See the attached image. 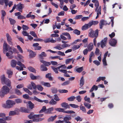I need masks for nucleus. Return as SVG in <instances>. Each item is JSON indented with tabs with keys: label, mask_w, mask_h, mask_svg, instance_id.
Masks as SVG:
<instances>
[{
	"label": "nucleus",
	"mask_w": 123,
	"mask_h": 123,
	"mask_svg": "<svg viewBox=\"0 0 123 123\" xmlns=\"http://www.w3.org/2000/svg\"><path fill=\"white\" fill-rule=\"evenodd\" d=\"M33 113H31L28 116L30 119H33L32 120L34 122H37L42 121L44 120V118H39L42 117L43 114L34 115H33Z\"/></svg>",
	"instance_id": "f257e3e1"
},
{
	"label": "nucleus",
	"mask_w": 123,
	"mask_h": 123,
	"mask_svg": "<svg viewBox=\"0 0 123 123\" xmlns=\"http://www.w3.org/2000/svg\"><path fill=\"white\" fill-rule=\"evenodd\" d=\"M8 52L6 53V55L10 59L13 58V56L12 55L13 52L16 53H17L18 52V51L16 49L13 47H10L9 46H8Z\"/></svg>",
	"instance_id": "f03ea898"
},
{
	"label": "nucleus",
	"mask_w": 123,
	"mask_h": 123,
	"mask_svg": "<svg viewBox=\"0 0 123 123\" xmlns=\"http://www.w3.org/2000/svg\"><path fill=\"white\" fill-rule=\"evenodd\" d=\"M7 86H3L1 88L0 92V96L1 97H4L5 95H6L9 93L10 90Z\"/></svg>",
	"instance_id": "7ed1b4c3"
},
{
	"label": "nucleus",
	"mask_w": 123,
	"mask_h": 123,
	"mask_svg": "<svg viewBox=\"0 0 123 123\" xmlns=\"http://www.w3.org/2000/svg\"><path fill=\"white\" fill-rule=\"evenodd\" d=\"M1 79L2 83L3 82L10 89H11L12 87L11 85V82L8 79L6 78L4 75H3L1 77Z\"/></svg>",
	"instance_id": "20e7f679"
},
{
	"label": "nucleus",
	"mask_w": 123,
	"mask_h": 123,
	"mask_svg": "<svg viewBox=\"0 0 123 123\" xmlns=\"http://www.w3.org/2000/svg\"><path fill=\"white\" fill-rule=\"evenodd\" d=\"M55 110L59 112H61L64 113H67L68 114H71L75 113V112L73 111H66L64 110L62 108H56L55 109Z\"/></svg>",
	"instance_id": "39448f33"
},
{
	"label": "nucleus",
	"mask_w": 123,
	"mask_h": 123,
	"mask_svg": "<svg viewBox=\"0 0 123 123\" xmlns=\"http://www.w3.org/2000/svg\"><path fill=\"white\" fill-rule=\"evenodd\" d=\"M98 30H96L95 31L92 30L89 33V36L92 38H97L98 36Z\"/></svg>",
	"instance_id": "423d86ee"
},
{
	"label": "nucleus",
	"mask_w": 123,
	"mask_h": 123,
	"mask_svg": "<svg viewBox=\"0 0 123 123\" xmlns=\"http://www.w3.org/2000/svg\"><path fill=\"white\" fill-rule=\"evenodd\" d=\"M15 104V102L13 101L9 100H7L6 102V108H10L12 107V106Z\"/></svg>",
	"instance_id": "0eeeda50"
},
{
	"label": "nucleus",
	"mask_w": 123,
	"mask_h": 123,
	"mask_svg": "<svg viewBox=\"0 0 123 123\" xmlns=\"http://www.w3.org/2000/svg\"><path fill=\"white\" fill-rule=\"evenodd\" d=\"M6 37L7 43L9 44L12 46L13 45L12 39L8 33L6 34Z\"/></svg>",
	"instance_id": "6e6552de"
},
{
	"label": "nucleus",
	"mask_w": 123,
	"mask_h": 123,
	"mask_svg": "<svg viewBox=\"0 0 123 123\" xmlns=\"http://www.w3.org/2000/svg\"><path fill=\"white\" fill-rule=\"evenodd\" d=\"M24 7V4L21 3H19L17 5L16 9L18 11L21 12H22L23 9Z\"/></svg>",
	"instance_id": "1a4fd4ad"
},
{
	"label": "nucleus",
	"mask_w": 123,
	"mask_h": 123,
	"mask_svg": "<svg viewBox=\"0 0 123 123\" xmlns=\"http://www.w3.org/2000/svg\"><path fill=\"white\" fill-rule=\"evenodd\" d=\"M107 37H105L104 39L102 40L101 42V46L102 48H103L105 47L107 43Z\"/></svg>",
	"instance_id": "9d476101"
},
{
	"label": "nucleus",
	"mask_w": 123,
	"mask_h": 123,
	"mask_svg": "<svg viewBox=\"0 0 123 123\" xmlns=\"http://www.w3.org/2000/svg\"><path fill=\"white\" fill-rule=\"evenodd\" d=\"M72 119V117L71 115H67L63 118V120L64 122L66 123L68 122L69 121Z\"/></svg>",
	"instance_id": "9b49d317"
},
{
	"label": "nucleus",
	"mask_w": 123,
	"mask_h": 123,
	"mask_svg": "<svg viewBox=\"0 0 123 123\" xmlns=\"http://www.w3.org/2000/svg\"><path fill=\"white\" fill-rule=\"evenodd\" d=\"M117 43V40L115 39H112L109 42L110 45L113 47L115 46Z\"/></svg>",
	"instance_id": "f8f14e48"
},
{
	"label": "nucleus",
	"mask_w": 123,
	"mask_h": 123,
	"mask_svg": "<svg viewBox=\"0 0 123 123\" xmlns=\"http://www.w3.org/2000/svg\"><path fill=\"white\" fill-rule=\"evenodd\" d=\"M29 52V56L30 58H33L35 56L36 53L35 52H34L32 50L28 49L27 50Z\"/></svg>",
	"instance_id": "ddd939ff"
},
{
	"label": "nucleus",
	"mask_w": 123,
	"mask_h": 123,
	"mask_svg": "<svg viewBox=\"0 0 123 123\" xmlns=\"http://www.w3.org/2000/svg\"><path fill=\"white\" fill-rule=\"evenodd\" d=\"M34 98L36 101L42 103L43 102H44L46 104L48 103H49V101L48 100H42L40 99H39L35 96L34 97Z\"/></svg>",
	"instance_id": "4468645a"
},
{
	"label": "nucleus",
	"mask_w": 123,
	"mask_h": 123,
	"mask_svg": "<svg viewBox=\"0 0 123 123\" xmlns=\"http://www.w3.org/2000/svg\"><path fill=\"white\" fill-rule=\"evenodd\" d=\"M19 114V111L18 110H15L14 111H11L9 113V116H14L16 115H18Z\"/></svg>",
	"instance_id": "2eb2a0df"
},
{
	"label": "nucleus",
	"mask_w": 123,
	"mask_h": 123,
	"mask_svg": "<svg viewBox=\"0 0 123 123\" xmlns=\"http://www.w3.org/2000/svg\"><path fill=\"white\" fill-rule=\"evenodd\" d=\"M44 41L45 43H49L50 42L51 43H55L56 42V41L54 40L52 38H47Z\"/></svg>",
	"instance_id": "dca6fc26"
},
{
	"label": "nucleus",
	"mask_w": 123,
	"mask_h": 123,
	"mask_svg": "<svg viewBox=\"0 0 123 123\" xmlns=\"http://www.w3.org/2000/svg\"><path fill=\"white\" fill-rule=\"evenodd\" d=\"M90 25V23L89 22L88 24H85L83 25L82 27V30L83 31L85 30H87L89 28L91 27Z\"/></svg>",
	"instance_id": "f3484780"
},
{
	"label": "nucleus",
	"mask_w": 123,
	"mask_h": 123,
	"mask_svg": "<svg viewBox=\"0 0 123 123\" xmlns=\"http://www.w3.org/2000/svg\"><path fill=\"white\" fill-rule=\"evenodd\" d=\"M61 106L62 107H64L66 109L67 108H70V106L68 103L66 102H63L61 104Z\"/></svg>",
	"instance_id": "a211bd4d"
},
{
	"label": "nucleus",
	"mask_w": 123,
	"mask_h": 123,
	"mask_svg": "<svg viewBox=\"0 0 123 123\" xmlns=\"http://www.w3.org/2000/svg\"><path fill=\"white\" fill-rule=\"evenodd\" d=\"M93 43H90L87 46V49L88 51H91L93 48Z\"/></svg>",
	"instance_id": "6ab92c4d"
},
{
	"label": "nucleus",
	"mask_w": 123,
	"mask_h": 123,
	"mask_svg": "<svg viewBox=\"0 0 123 123\" xmlns=\"http://www.w3.org/2000/svg\"><path fill=\"white\" fill-rule=\"evenodd\" d=\"M54 110V108L53 107L47 109V110L46 111V114H52L53 113L52 112Z\"/></svg>",
	"instance_id": "aec40b11"
},
{
	"label": "nucleus",
	"mask_w": 123,
	"mask_h": 123,
	"mask_svg": "<svg viewBox=\"0 0 123 123\" xmlns=\"http://www.w3.org/2000/svg\"><path fill=\"white\" fill-rule=\"evenodd\" d=\"M20 111L21 112L26 113H30V110L25 107H21L20 108Z\"/></svg>",
	"instance_id": "412c9836"
},
{
	"label": "nucleus",
	"mask_w": 123,
	"mask_h": 123,
	"mask_svg": "<svg viewBox=\"0 0 123 123\" xmlns=\"http://www.w3.org/2000/svg\"><path fill=\"white\" fill-rule=\"evenodd\" d=\"M41 62L43 63L45 66H48L51 64V63L50 62H46L43 60H41L40 61Z\"/></svg>",
	"instance_id": "4be33fe9"
},
{
	"label": "nucleus",
	"mask_w": 123,
	"mask_h": 123,
	"mask_svg": "<svg viewBox=\"0 0 123 123\" xmlns=\"http://www.w3.org/2000/svg\"><path fill=\"white\" fill-rule=\"evenodd\" d=\"M17 62L16 61L14 60H12L11 62V66L12 68L15 67L17 64Z\"/></svg>",
	"instance_id": "5701e85b"
},
{
	"label": "nucleus",
	"mask_w": 123,
	"mask_h": 123,
	"mask_svg": "<svg viewBox=\"0 0 123 123\" xmlns=\"http://www.w3.org/2000/svg\"><path fill=\"white\" fill-rule=\"evenodd\" d=\"M8 46L7 43L4 42L3 45V49H5L6 51H8Z\"/></svg>",
	"instance_id": "b1692460"
},
{
	"label": "nucleus",
	"mask_w": 123,
	"mask_h": 123,
	"mask_svg": "<svg viewBox=\"0 0 123 123\" xmlns=\"http://www.w3.org/2000/svg\"><path fill=\"white\" fill-rule=\"evenodd\" d=\"M28 103L29 104V107L31 109H33L34 108V105L32 103L31 101H29L28 102Z\"/></svg>",
	"instance_id": "393cba45"
},
{
	"label": "nucleus",
	"mask_w": 123,
	"mask_h": 123,
	"mask_svg": "<svg viewBox=\"0 0 123 123\" xmlns=\"http://www.w3.org/2000/svg\"><path fill=\"white\" fill-rule=\"evenodd\" d=\"M98 86L95 85H94L92 86L91 89L90 90L89 92H92L94 90L96 91L98 90Z\"/></svg>",
	"instance_id": "a878e982"
},
{
	"label": "nucleus",
	"mask_w": 123,
	"mask_h": 123,
	"mask_svg": "<svg viewBox=\"0 0 123 123\" xmlns=\"http://www.w3.org/2000/svg\"><path fill=\"white\" fill-rule=\"evenodd\" d=\"M6 73L8 75V77L9 78H11L13 74V72L10 70H7L6 71Z\"/></svg>",
	"instance_id": "bb28decb"
},
{
	"label": "nucleus",
	"mask_w": 123,
	"mask_h": 123,
	"mask_svg": "<svg viewBox=\"0 0 123 123\" xmlns=\"http://www.w3.org/2000/svg\"><path fill=\"white\" fill-rule=\"evenodd\" d=\"M28 69L31 72L35 73H36V69L33 68L31 66H30L28 67Z\"/></svg>",
	"instance_id": "cd10ccee"
},
{
	"label": "nucleus",
	"mask_w": 123,
	"mask_h": 123,
	"mask_svg": "<svg viewBox=\"0 0 123 123\" xmlns=\"http://www.w3.org/2000/svg\"><path fill=\"white\" fill-rule=\"evenodd\" d=\"M89 23L90 26H91L92 25H97L98 23V21H91Z\"/></svg>",
	"instance_id": "c85d7f7f"
},
{
	"label": "nucleus",
	"mask_w": 123,
	"mask_h": 123,
	"mask_svg": "<svg viewBox=\"0 0 123 123\" xmlns=\"http://www.w3.org/2000/svg\"><path fill=\"white\" fill-rule=\"evenodd\" d=\"M57 116L55 115L54 116H51L48 119V122H52L56 118Z\"/></svg>",
	"instance_id": "c756f323"
},
{
	"label": "nucleus",
	"mask_w": 123,
	"mask_h": 123,
	"mask_svg": "<svg viewBox=\"0 0 123 123\" xmlns=\"http://www.w3.org/2000/svg\"><path fill=\"white\" fill-rule=\"evenodd\" d=\"M80 110H81L83 113H86V109L85 107L82 105H81L80 106Z\"/></svg>",
	"instance_id": "7c9ffc66"
},
{
	"label": "nucleus",
	"mask_w": 123,
	"mask_h": 123,
	"mask_svg": "<svg viewBox=\"0 0 123 123\" xmlns=\"http://www.w3.org/2000/svg\"><path fill=\"white\" fill-rule=\"evenodd\" d=\"M47 56L46 54L44 52H42L41 54L39 55V56L41 59H43V57H45Z\"/></svg>",
	"instance_id": "2f4dec72"
},
{
	"label": "nucleus",
	"mask_w": 123,
	"mask_h": 123,
	"mask_svg": "<svg viewBox=\"0 0 123 123\" xmlns=\"http://www.w3.org/2000/svg\"><path fill=\"white\" fill-rule=\"evenodd\" d=\"M84 79L83 78V76L81 78L80 80V86H82L84 85Z\"/></svg>",
	"instance_id": "473e14b6"
},
{
	"label": "nucleus",
	"mask_w": 123,
	"mask_h": 123,
	"mask_svg": "<svg viewBox=\"0 0 123 123\" xmlns=\"http://www.w3.org/2000/svg\"><path fill=\"white\" fill-rule=\"evenodd\" d=\"M41 70L43 71H45L47 70V68L45 66L43 65H41L40 66Z\"/></svg>",
	"instance_id": "72a5a7b5"
},
{
	"label": "nucleus",
	"mask_w": 123,
	"mask_h": 123,
	"mask_svg": "<svg viewBox=\"0 0 123 123\" xmlns=\"http://www.w3.org/2000/svg\"><path fill=\"white\" fill-rule=\"evenodd\" d=\"M104 25V20L102 19L100 21L99 23L100 28L101 29H102Z\"/></svg>",
	"instance_id": "f704fd0d"
},
{
	"label": "nucleus",
	"mask_w": 123,
	"mask_h": 123,
	"mask_svg": "<svg viewBox=\"0 0 123 123\" xmlns=\"http://www.w3.org/2000/svg\"><path fill=\"white\" fill-rule=\"evenodd\" d=\"M47 110V109L46 108V107L45 106H43L41 109L39 111L40 113H42L44 112L46 113V111Z\"/></svg>",
	"instance_id": "c9c22d12"
},
{
	"label": "nucleus",
	"mask_w": 123,
	"mask_h": 123,
	"mask_svg": "<svg viewBox=\"0 0 123 123\" xmlns=\"http://www.w3.org/2000/svg\"><path fill=\"white\" fill-rule=\"evenodd\" d=\"M49 104L50 105H54L57 104V102L55 101L53 99H52L49 101Z\"/></svg>",
	"instance_id": "e433bc0d"
},
{
	"label": "nucleus",
	"mask_w": 123,
	"mask_h": 123,
	"mask_svg": "<svg viewBox=\"0 0 123 123\" xmlns=\"http://www.w3.org/2000/svg\"><path fill=\"white\" fill-rule=\"evenodd\" d=\"M15 93L18 95H20L22 94V93L17 88H15Z\"/></svg>",
	"instance_id": "4c0bfd02"
},
{
	"label": "nucleus",
	"mask_w": 123,
	"mask_h": 123,
	"mask_svg": "<svg viewBox=\"0 0 123 123\" xmlns=\"http://www.w3.org/2000/svg\"><path fill=\"white\" fill-rule=\"evenodd\" d=\"M73 32L75 34L77 35H79L80 33V31L76 29L74 30Z\"/></svg>",
	"instance_id": "58836bf2"
},
{
	"label": "nucleus",
	"mask_w": 123,
	"mask_h": 123,
	"mask_svg": "<svg viewBox=\"0 0 123 123\" xmlns=\"http://www.w3.org/2000/svg\"><path fill=\"white\" fill-rule=\"evenodd\" d=\"M51 90L53 94L56 93L57 92V89L55 87L52 88Z\"/></svg>",
	"instance_id": "ea45409f"
},
{
	"label": "nucleus",
	"mask_w": 123,
	"mask_h": 123,
	"mask_svg": "<svg viewBox=\"0 0 123 123\" xmlns=\"http://www.w3.org/2000/svg\"><path fill=\"white\" fill-rule=\"evenodd\" d=\"M37 88L38 89V90L40 91H42L43 89V87L40 85H37Z\"/></svg>",
	"instance_id": "a19ab883"
},
{
	"label": "nucleus",
	"mask_w": 123,
	"mask_h": 123,
	"mask_svg": "<svg viewBox=\"0 0 123 123\" xmlns=\"http://www.w3.org/2000/svg\"><path fill=\"white\" fill-rule=\"evenodd\" d=\"M31 79L32 80H37L36 76L33 75L32 74H31L30 75Z\"/></svg>",
	"instance_id": "79ce46f5"
},
{
	"label": "nucleus",
	"mask_w": 123,
	"mask_h": 123,
	"mask_svg": "<svg viewBox=\"0 0 123 123\" xmlns=\"http://www.w3.org/2000/svg\"><path fill=\"white\" fill-rule=\"evenodd\" d=\"M83 67H81L77 68L76 71L77 72L80 73L83 70Z\"/></svg>",
	"instance_id": "37998d69"
},
{
	"label": "nucleus",
	"mask_w": 123,
	"mask_h": 123,
	"mask_svg": "<svg viewBox=\"0 0 123 123\" xmlns=\"http://www.w3.org/2000/svg\"><path fill=\"white\" fill-rule=\"evenodd\" d=\"M84 105L88 109H90L91 106V104H89L88 103L86 102L84 103Z\"/></svg>",
	"instance_id": "c03bdc74"
},
{
	"label": "nucleus",
	"mask_w": 123,
	"mask_h": 123,
	"mask_svg": "<svg viewBox=\"0 0 123 123\" xmlns=\"http://www.w3.org/2000/svg\"><path fill=\"white\" fill-rule=\"evenodd\" d=\"M10 22V24L12 25H13L16 23V21L15 20L11 18H9V19Z\"/></svg>",
	"instance_id": "a18cd8bd"
},
{
	"label": "nucleus",
	"mask_w": 123,
	"mask_h": 123,
	"mask_svg": "<svg viewBox=\"0 0 123 123\" xmlns=\"http://www.w3.org/2000/svg\"><path fill=\"white\" fill-rule=\"evenodd\" d=\"M62 34L65 36H66L68 37V39H71L69 33L68 32H64L62 33Z\"/></svg>",
	"instance_id": "49530a36"
},
{
	"label": "nucleus",
	"mask_w": 123,
	"mask_h": 123,
	"mask_svg": "<svg viewBox=\"0 0 123 123\" xmlns=\"http://www.w3.org/2000/svg\"><path fill=\"white\" fill-rule=\"evenodd\" d=\"M30 34L34 37L36 38L37 37V36L35 33V32L33 31H31L30 32Z\"/></svg>",
	"instance_id": "de8ad7c7"
},
{
	"label": "nucleus",
	"mask_w": 123,
	"mask_h": 123,
	"mask_svg": "<svg viewBox=\"0 0 123 123\" xmlns=\"http://www.w3.org/2000/svg\"><path fill=\"white\" fill-rule=\"evenodd\" d=\"M15 101L16 103L17 104L21 103L22 102V100L20 98L16 99Z\"/></svg>",
	"instance_id": "09e8293b"
},
{
	"label": "nucleus",
	"mask_w": 123,
	"mask_h": 123,
	"mask_svg": "<svg viewBox=\"0 0 123 123\" xmlns=\"http://www.w3.org/2000/svg\"><path fill=\"white\" fill-rule=\"evenodd\" d=\"M80 48V46L78 45H74L72 48L73 50H75Z\"/></svg>",
	"instance_id": "8fccbe9b"
},
{
	"label": "nucleus",
	"mask_w": 123,
	"mask_h": 123,
	"mask_svg": "<svg viewBox=\"0 0 123 123\" xmlns=\"http://www.w3.org/2000/svg\"><path fill=\"white\" fill-rule=\"evenodd\" d=\"M51 68L55 72V73L58 74V68H56L53 66L51 67Z\"/></svg>",
	"instance_id": "3c124183"
},
{
	"label": "nucleus",
	"mask_w": 123,
	"mask_h": 123,
	"mask_svg": "<svg viewBox=\"0 0 123 123\" xmlns=\"http://www.w3.org/2000/svg\"><path fill=\"white\" fill-rule=\"evenodd\" d=\"M75 97L74 96H73L68 98V100L69 101H73L75 99Z\"/></svg>",
	"instance_id": "603ef678"
},
{
	"label": "nucleus",
	"mask_w": 123,
	"mask_h": 123,
	"mask_svg": "<svg viewBox=\"0 0 123 123\" xmlns=\"http://www.w3.org/2000/svg\"><path fill=\"white\" fill-rule=\"evenodd\" d=\"M69 105L74 108H78L79 107V106L78 105L74 104H70Z\"/></svg>",
	"instance_id": "864d4df0"
},
{
	"label": "nucleus",
	"mask_w": 123,
	"mask_h": 123,
	"mask_svg": "<svg viewBox=\"0 0 123 123\" xmlns=\"http://www.w3.org/2000/svg\"><path fill=\"white\" fill-rule=\"evenodd\" d=\"M58 91L61 93H67L68 92L67 90L65 89L59 90Z\"/></svg>",
	"instance_id": "5fc2aeb1"
},
{
	"label": "nucleus",
	"mask_w": 123,
	"mask_h": 123,
	"mask_svg": "<svg viewBox=\"0 0 123 123\" xmlns=\"http://www.w3.org/2000/svg\"><path fill=\"white\" fill-rule=\"evenodd\" d=\"M73 58L68 59L66 60L65 63L67 64H68L69 63L71 62V61L73 60Z\"/></svg>",
	"instance_id": "6e6d98bb"
},
{
	"label": "nucleus",
	"mask_w": 123,
	"mask_h": 123,
	"mask_svg": "<svg viewBox=\"0 0 123 123\" xmlns=\"http://www.w3.org/2000/svg\"><path fill=\"white\" fill-rule=\"evenodd\" d=\"M43 85L44 86L48 87H50L51 86L50 84L48 82H43Z\"/></svg>",
	"instance_id": "4d7b16f0"
},
{
	"label": "nucleus",
	"mask_w": 123,
	"mask_h": 123,
	"mask_svg": "<svg viewBox=\"0 0 123 123\" xmlns=\"http://www.w3.org/2000/svg\"><path fill=\"white\" fill-rule=\"evenodd\" d=\"M70 83V81L69 80L67 81L64 82L62 84V86H66L68 85Z\"/></svg>",
	"instance_id": "13d9d810"
},
{
	"label": "nucleus",
	"mask_w": 123,
	"mask_h": 123,
	"mask_svg": "<svg viewBox=\"0 0 123 123\" xmlns=\"http://www.w3.org/2000/svg\"><path fill=\"white\" fill-rule=\"evenodd\" d=\"M22 28L23 30H27L29 29V27L26 25H22Z\"/></svg>",
	"instance_id": "bf43d9fd"
},
{
	"label": "nucleus",
	"mask_w": 123,
	"mask_h": 123,
	"mask_svg": "<svg viewBox=\"0 0 123 123\" xmlns=\"http://www.w3.org/2000/svg\"><path fill=\"white\" fill-rule=\"evenodd\" d=\"M31 84L33 88L34 89H36L37 88V86H36L35 83L33 82H31Z\"/></svg>",
	"instance_id": "052dcab7"
},
{
	"label": "nucleus",
	"mask_w": 123,
	"mask_h": 123,
	"mask_svg": "<svg viewBox=\"0 0 123 123\" xmlns=\"http://www.w3.org/2000/svg\"><path fill=\"white\" fill-rule=\"evenodd\" d=\"M100 51L98 48H96L95 52V54L96 55H98L99 54Z\"/></svg>",
	"instance_id": "680f3d73"
},
{
	"label": "nucleus",
	"mask_w": 123,
	"mask_h": 123,
	"mask_svg": "<svg viewBox=\"0 0 123 123\" xmlns=\"http://www.w3.org/2000/svg\"><path fill=\"white\" fill-rule=\"evenodd\" d=\"M55 97L54 99L56 101H59L60 99L58 97L56 94H55L54 95Z\"/></svg>",
	"instance_id": "e2e57ef3"
},
{
	"label": "nucleus",
	"mask_w": 123,
	"mask_h": 123,
	"mask_svg": "<svg viewBox=\"0 0 123 123\" xmlns=\"http://www.w3.org/2000/svg\"><path fill=\"white\" fill-rule=\"evenodd\" d=\"M75 120H76L77 121H82V118H81L80 116H78L76 117H75Z\"/></svg>",
	"instance_id": "0e129e2a"
},
{
	"label": "nucleus",
	"mask_w": 123,
	"mask_h": 123,
	"mask_svg": "<svg viewBox=\"0 0 123 123\" xmlns=\"http://www.w3.org/2000/svg\"><path fill=\"white\" fill-rule=\"evenodd\" d=\"M57 53L58 55L61 56H65V55L64 52H62L60 51H58Z\"/></svg>",
	"instance_id": "69168bd1"
},
{
	"label": "nucleus",
	"mask_w": 123,
	"mask_h": 123,
	"mask_svg": "<svg viewBox=\"0 0 123 123\" xmlns=\"http://www.w3.org/2000/svg\"><path fill=\"white\" fill-rule=\"evenodd\" d=\"M17 48L18 51L21 53H23L22 49L21 47L19 45L17 46Z\"/></svg>",
	"instance_id": "338daca9"
},
{
	"label": "nucleus",
	"mask_w": 123,
	"mask_h": 123,
	"mask_svg": "<svg viewBox=\"0 0 123 123\" xmlns=\"http://www.w3.org/2000/svg\"><path fill=\"white\" fill-rule=\"evenodd\" d=\"M22 33L24 36H28L29 33L27 32V31H23L22 32Z\"/></svg>",
	"instance_id": "774afa93"
}]
</instances>
